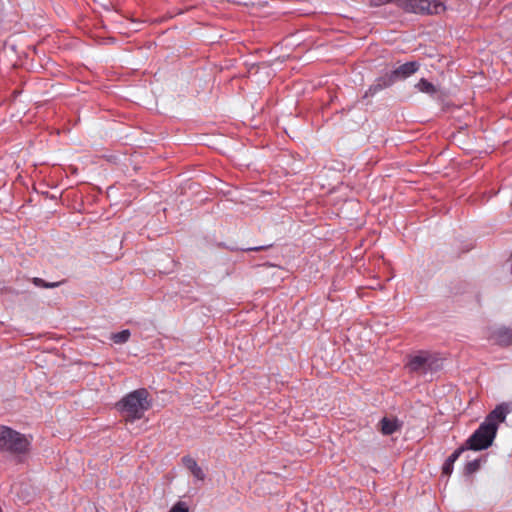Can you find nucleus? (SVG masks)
<instances>
[{
    "instance_id": "obj_1",
    "label": "nucleus",
    "mask_w": 512,
    "mask_h": 512,
    "mask_svg": "<svg viewBox=\"0 0 512 512\" xmlns=\"http://www.w3.org/2000/svg\"><path fill=\"white\" fill-rule=\"evenodd\" d=\"M117 407L126 422L139 420L151 408L149 392L145 388L134 390L123 397Z\"/></svg>"
},
{
    "instance_id": "obj_2",
    "label": "nucleus",
    "mask_w": 512,
    "mask_h": 512,
    "mask_svg": "<svg viewBox=\"0 0 512 512\" xmlns=\"http://www.w3.org/2000/svg\"><path fill=\"white\" fill-rule=\"evenodd\" d=\"M30 440L23 434L7 427L0 426V450L12 454L27 453Z\"/></svg>"
},
{
    "instance_id": "obj_3",
    "label": "nucleus",
    "mask_w": 512,
    "mask_h": 512,
    "mask_svg": "<svg viewBox=\"0 0 512 512\" xmlns=\"http://www.w3.org/2000/svg\"><path fill=\"white\" fill-rule=\"evenodd\" d=\"M418 69V65L416 62H407L400 65L398 68L393 70L391 73L386 74L380 78H378L373 85H371L366 92V96L368 94L374 95L391 86L398 78H406L415 73Z\"/></svg>"
},
{
    "instance_id": "obj_4",
    "label": "nucleus",
    "mask_w": 512,
    "mask_h": 512,
    "mask_svg": "<svg viewBox=\"0 0 512 512\" xmlns=\"http://www.w3.org/2000/svg\"><path fill=\"white\" fill-rule=\"evenodd\" d=\"M497 434V427H492L484 422L475 430V432L466 440L465 445L467 449L479 451L489 448Z\"/></svg>"
},
{
    "instance_id": "obj_5",
    "label": "nucleus",
    "mask_w": 512,
    "mask_h": 512,
    "mask_svg": "<svg viewBox=\"0 0 512 512\" xmlns=\"http://www.w3.org/2000/svg\"><path fill=\"white\" fill-rule=\"evenodd\" d=\"M399 7L408 13L438 14L444 6L438 0H402Z\"/></svg>"
},
{
    "instance_id": "obj_6",
    "label": "nucleus",
    "mask_w": 512,
    "mask_h": 512,
    "mask_svg": "<svg viewBox=\"0 0 512 512\" xmlns=\"http://www.w3.org/2000/svg\"><path fill=\"white\" fill-rule=\"evenodd\" d=\"M441 366V361L429 352H420L412 356L407 364L411 372H423L437 370Z\"/></svg>"
},
{
    "instance_id": "obj_7",
    "label": "nucleus",
    "mask_w": 512,
    "mask_h": 512,
    "mask_svg": "<svg viewBox=\"0 0 512 512\" xmlns=\"http://www.w3.org/2000/svg\"><path fill=\"white\" fill-rule=\"evenodd\" d=\"M507 414L508 407L505 404H500L488 414L484 423L498 428V424L505 421Z\"/></svg>"
},
{
    "instance_id": "obj_8",
    "label": "nucleus",
    "mask_w": 512,
    "mask_h": 512,
    "mask_svg": "<svg viewBox=\"0 0 512 512\" xmlns=\"http://www.w3.org/2000/svg\"><path fill=\"white\" fill-rule=\"evenodd\" d=\"M491 338L501 346H508L512 344V330L499 328L493 332Z\"/></svg>"
},
{
    "instance_id": "obj_9",
    "label": "nucleus",
    "mask_w": 512,
    "mask_h": 512,
    "mask_svg": "<svg viewBox=\"0 0 512 512\" xmlns=\"http://www.w3.org/2000/svg\"><path fill=\"white\" fill-rule=\"evenodd\" d=\"M182 462L195 478L198 480H204L205 474L201 467L197 464L196 460L190 456H184L182 458Z\"/></svg>"
},
{
    "instance_id": "obj_10",
    "label": "nucleus",
    "mask_w": 512,
    "mask_h": 512,
    "mask_svg": "<svg viewBox=\"0 0 512 512\" xmlns=\"http://www.w3.org/2000/svg\"><path fill=\"white\" fill-rule=\"evenodd\" d=\"M401 428V424L397 419H390L387 417H384L380 421V431L384 435H391L398 431Z\"/></svg>"
},
{
    "instance_id": "obj_11",
    "label": "nucleus",
    "mask_w": 512,
    "mask_h": 512,
    "mask_svg": "<svg viewBox=\"0 0 512 512\" xmlns=\"http://www.w3.org/2000/svg\"><path fill=\"white\" fill-rule=\"evenodd\" d=\"M466 450V447H459L456 449L445 461L442 473L446 476H450L453 471V465L457 461V459L460 457V455Z\"/></svg>"
},
{
    "instance_id": "obj_12",
    "label": "nucleus",
    "mask_w": 512,
    "mask_h": 512,
    "mask_svg": "<svg viewBox=\"0 0 512 512\" xmlns=\"http://www.w3.org/2000/svg\"><path fill=\"white\" fill-rule=\"evenodd\" d=\"M415 87L422 93H426V94H434L436 92V88L435 86L430 83L429 81H427L426 79L422 78L416 85Z\"/></svg>"
},
{
    "instance_id": "obj_13",
    "label": "nucleus",
    "mask_w": 512,
    "mask_h": 512,
    "mask_svg": "<svg viewBox=\"0 0 512 512\" xmlns=\"http://www.w3.org/2000/svg\"><path fill=\"white\" fill-rule=\"evenodd\" d=\"M31 282L35 286L41 287V288H55V287H58L61 284H63L65 282V280L58 281V282H47V281L43 280L42 278L34 277L31 279Z\"/></svg>"
},
{
    "instance_id": "obj_14",
    "label": "nucleus",
    "mask_w": 512,
    "mask_h": 512,
    "mask_svg": "<svg viewBox=\"0 0 512 512\" xmlns=\"http://www.w3.org/2000/svg\"><path fill=\"white\" fill-rule=\"evenodd\" d=\"M130 335H131L130 331L128 329H125L120 332L112 334L111 339L116 344H123L129 340Z\"/></svg>"
},
{
    "instance_id": "obj_15",
    "label": "nucleus",
    "mask_w": 512,
    "mask_h": 512,
    "mask_svg": "<svg viewBox=\"0 0 512 512\" xmlns=\"http://www.w3.org/2000/svg\"><path fill=\"white\" fill-rule=\"evenodd\" d=\"M480 468V460L476 459L473 461L468 462L464 467V472L467 475H471L478 471Z\"/></svg>"
},
{
    "instance_id": "obj_16",
    "label": "nucleus",
    "mask_w": 512,
    "mask_h": 512,
    "mask_svg": "<svg viewBox=\"0 0 512 512\" xmlns=\"http://www.w3.org/2000/svg\"><path fill=\"white\" fill-rule=\"evenodd\" d=\"M402 0H369V4L374 7H379L388 3H395L399 7Z\"/></svg>"
},
{
    "instance_id": "obj_17",
    "label": "nucleus",
    "mask_w": 512,
    "mask_h": 512,
    "mask_svg": "<svg viewBox=\"0 0 512 512\" xmlns=\"http://www.w3.org/2000/svg\"><path fill=\"white\" fill-rule=\"evenodd\" d=\"M169 512H189L187 506L183 502L176 503Z\"/></svg>"
},
{
    "instance_id": "obj_18",
    "label": "nucleus",
    "mask_w": 512,
    "mask_h": 512,
    "mask_svg": "<svg viewBox=\"0 0 512 512\" xmlns=\"http://www.w3.org/2000/svg\"><path fill=\"white\" fill-rule=\"evenodd\" d=\"M264 248L265 247L261 246V247L249 248V250H251V251H259V250H262Z\"/></svg>"
}]
</instances>
